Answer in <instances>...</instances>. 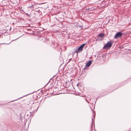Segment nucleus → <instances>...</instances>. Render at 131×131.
Wrapping results in <instances>:
<instances>
[{"instance_id":"obj_1","label":"nucleus","mask_w":131,"mask_h":131,"mask_svg":"<svg viewBox=\"0 0 131 131\" xmlns=\"http://www.w3.org/2000/svg\"><path fill=\"white\" fill-rule=\"evenodd\" d=\"M112 44V42L111 41L108 42L103 47L104 49H108L110 48Z\"/></svg>"},{"instance_id":"obj_2","label":"nucleus","mask_w":131,"mask_h":131,"mask_svg":"<svg viewBox=\"0 0 131 131\" xmlns=\"http://www.w3.org/2000/svg\"><path fill=\"white\" fill-rule=\"evenodd\" d=\"M85 45V43H84L81 45L79 47V48H78V49L76 50L75 51V52H76L77 53H78L81 52L83 48Z\"/></svg>"},{"instance_id":"obj_3","label":"nucleus","mask_w":131,"mask_h":131,"mask_svg":"<svg viewBox=\"0 0 131 131\" xmlns=\"http://www.w3.org/2000/svg\"><path fill=\"white\" fill-rule=\"evenodd\" d=\"M122 35L121 32H119L117 33L114 37V38L117 39L121 37Z\"/></svg>"},{"instance_id":"obj_4","label":"nucleus","mask_w":131,"mask_h":131,"mask_svg":"<svg viewBox=\"0 0 131 131\" xmlns=\"http://www.w3.org/2000/svg\"><path fill=\"white\" fill-rule=\"evenodd\" d=\"M92 63V61L89 60L86 63L85 65V66L87 67H89L91 64Z\"/></svg>"},{"instance_id":"obj_5","label":"nucleus","mask_w":131,"mask_h":131,"mask_svg":"<svg viewBox=\"0 0 131 131\" xmlns=\"http://www.w3.org/2000/svg\"><path fill=\"white\" fill-rule=\"evenodd\" d=\"M104 35V34L103 33L100 34H99V36L101 37H103Z\"/></svg>"},{"instance_id":"obj_6","label":"nucleus","mask_w":131,"mask_h":131,"mask_svg":"<svg viewBox=\"0 0 131 131\" xmlns=\"http://www.w3.org/2000/svg\"><path fill=\"white\" fill-rule=\"evenodd\" d=\"M34 8V5H32V6H30L29 7H28V8H30L31 9H33Z\"/></svg>"},{"instance_id":"obj_7","label":"nucleus","mask_w":131,"mask_h":131,"mask_svg":"<svg viewBox=\"0 0 131 131\" xmlns=\"http://www.w3.org/2000/svg\"><path fill=\"white\" fill-rule=\"evenodd\" d=\"M25 14H26V15L28 16H29V14L28 13H25Z\"/></svg>"},{"instance_id":"obj_8","label":"nucleus","mask_w":131,"mask_h":131,"mask_svg":"<svg viewBox=\"0 0 131 131\" xmlns=\"http://www.w3.org/2000/svg\"><path fill=\"white\" fill-rule=\"evenodd\" d=\"M79 85V83H78L77 84V86H78V85Z\"/></svg>"}]
</instances>
